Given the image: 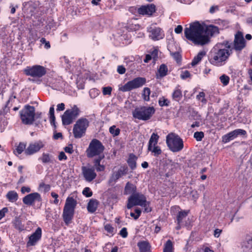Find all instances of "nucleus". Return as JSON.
I'll use <instances>...</instances> for the list:
<instances>
[{"instance_id": "f257e3e1", "label": "nucleus", "mask_w": 252, "mask_h": 252, "mask_svg": "<svg viewBox=\"0 0 252 252\" xmlns=\"http://www.w3.org/2000/svg\"><path fill=\"white\" fill-rule=\"evenodd\" d=\"M231 44L229 40H224L218 43L211 52L210 63L216 66L224 64L232 53Z\"/></svg>"}, {"instance_id": "f03ea898", "label": "nucleus", "mask_w": 252, "mask_h": 252, "mask_svg": "<svg viewBox=\"0 0 252 252\" xmlns=\"http://www.w3.org/2000/svg\"><path fill=\"white\" fill-rule=\"evenodd\" d=\"M204 27L199 22H195L190 24L189 28L185 29L184 34L186 38L194 44L204 45L210 41L208 36L204 35Z\"/></svg>"}, {"instance_id": "7ed1b4c3", "label": "nucleus", "mask_w": 252, "mask_h": 252, "mask_svg": "<svg viewBox=\"0 0 252 252\" xmlns=\"http://www.w3.org/2000/svg\"><path fill=\"white\" fill-rule=\"evenodd\" d=\"M77 203V201L72 197H68L66 200L62 217L65 224L67 225L71 223L73 218Z\"/></svg>"}, {"instance_id": "20e7f679", "label": "nucleus", "mask_w": 252, "mask_h": 252, "mask_svg": "<svg viewBox=\"0 0 252 252\" xmlns=\"http://www.w3.org/2000/svg\"><path fill=\"white\" fill-rule=\"evenodd\" d=\"M166 142L169 150L173 152H179L184 148L182 139L174 133H170L166 136Z\"/></svg>"}, {"instance_id": "39448f33", "label": "nucleus", "mask_w": 252, "mask_h": 252, "mask_svg": "<svg viewBox=\"0 0 252 252\" xmlns=\"http://www.w3.org/2000/svg\"><path fill=\"white\" fill-rule=\"evenodd\" d=\"M35 111L34 106L26 105L19 112L22 123L26 125H32L34 123Z\"/></svg>"}, {"instance_id": "423d86ee", "label": "nucleus", "mask_w": 252, "mask_h": 252, "mask_svg": "<svg viewBox=\"0 0 252 252\" xmlns=\"http://www.w3.org/2000/svg\"><path fill=\"white\" fill-rule=\"evenodd\" d=\"M154 107L141 106L136 107L132 111V116L140 120L147 121L149 120L155 113Z\"/></svg>"}, {"instance_id": "0eeeda50", "label": "nucleus", "mask_w": 252, "mask_h": 252, "mask_svg": "<svg viewBox=\"0 0 252 252\" xmlns=\"http://www.w3.org/2000/svg\"><path fill=\"white\" fill-rule=\"evenodd\" d=\"M104 149V146L99 140L93 139L86 151V155L88 158H92L100 155Z\"/></svg>"}, {"instance_id": "6e6552de", "label": "nucleus", "mask_w": 252, "mask_h": 252, "mask_svg": "<svg viewBox=\"0 0 252 252\" xmlns=\"http://www.w3.org/2000/svg\"><path fill=\"white\" fill-rule=\"evenodd\" d=\"M89 126V122L86 118H81L78 119L74 125L73 133L75 138H80L83 137L87 127Z\"/></svg>"}, {"instance_id": "1a4fd4ad", "label": "nucleus", "mask_w": 252, "mask_h": 252, "mask_svg": "<svg viewBox=\"0 0 252 252\" xmlns=\"http://www.w3.org/2000/svg\"><path fill=\"white\" fill-rule=\"evenodd\" d=\"M146 82L144 77H138L127 82L124 86L119 88V90L123 92H129L134 89L138 88L143 86Z\"/></svg>"}, {"instance_id": "9d476101", "label": "nucleus", "mask_w": 252, "mask_h": 252, "mask_svg": "<svg viewBox=\"0 0 252 252\" xmlns=\"http://www.w3.org/2000/svg\"><path fill=\"white\" fill-rule=\"evenodd\" d=\"M146 198L145 196L141 193H133L128 198L127 208L129 209L134 206L144 205L146 202Z\"/></svg>"}, {"instance_id": "9b49d317", "label": "nucleus", "mask_w": 252, "mask_h": 252, "mask_svg": "<svg viewBox=\"0 0 252 252\" xmlns=\"http://www.w3.org/2000/svg\"><path fill=\"white\" fill-rule=\"evenodd\" d=\"M231 49L236 51H242L246 46V41L244 38L243 33L238 31L235 35L233 42L230 41Z\"/></svg>"}, {"instance_id": "f8f14e48", "label": "nucleus", "mask_w": 252, "mask_h": 252, "mask_svg": "<svg viewBox=\"0 0 252 252\" xmlns=\"http://www.w3.org/2000/svg\"><path fill=\"white\" fill-rule=\"evenodd\" d=\"M27 75L32 77H41L46 73V68L39 65H35L32 67H27L24 70Z\"/></svg>"}, {"instance_id": "ddd939ff", "label": "nucleus", "mask_w": 252, "mask_h": 252, "mask_svg": "<svg viewBox=\"0 0 252 252\" xmlns=\"http://www.w3.org/2000/svg\"><path fill=\"white\" fill-rule=\"evenodd\" d=\"M128 168L126 165L121 166L118 171L114 172L110 176L109 183H115L120 178L128 174Z\"/></svg>"}, {"instance_id": "4468645a", "label": "nucleus", "mask_w": 252, "mask_h": 252, "mask_svg": "<svg viewBox=\"0 0 252 252\" xmlns=\"http://www.w3.org/2000/svg\"><path fill=\"white\" fill-rule=\"evenodd\" d=\"M81 170L84 178L87 182H90L92 181L97 176L96 173L95 172L94 167H89L83 166L81 167Z\"/></svg>"}, {"instance_id": "2eb2a0df", "label": "nucleus", "mask_w": 252, "mask_h": 252, "mask_svg": "<svg viewBox=\"0 0 252 252\" xmlns=\"http://www.w3.org/2000/svg\"><path fill=\"white\" fill-rule=\"evenodd\" d=\"M44 146L43 142L38 141L29 144L28 148L25 150V153L26 155H32L38 152Z\"/></svg>"}, {"instance_id": "dca6fc26", "label": "nucleus", "mask_w": 252, "mask_h": 252, "mask_svg": "<svg viewBox=\"0 0 252 252\" xmlns=\"http://www.w3.org/2000/svg\"><path fill=\"white\" fill-rule=\"evenodd\" d=\"M148 31L151 33L149 37L154 40L162 39L164 36L162 29L159 27H150Z\"/></svg>"}, {"instance_id": "f3484780", "label": "nucleus", "mask_w": 252, "mask_h": 252, "mask_svg": "<svg viewBox=\"0 0 252 252\" xmlns=\"http://www.w3.org/2000/svg\"><path fill=\"white\" fill-rule=\"evenodd\" d=\"M42 198L40 194L38 192H33L29 194L23 198V203L27 205H32L35 201H41Z\"/></svg>"}, {"instance_id": "a211bd4d", "label": "nucleus", "mask_w": 252, "mask_h": 252, "mask_svg": "<svg viewBox=\"0 0 252 252\" xmlns=\"http://www.w3.org/2000/svg\"><path fill=\"white\" fill-rule=\"evenodd\" d=\"M41 228L38 227L35 232L29 237V240L27 243V246L28 247L35 246L37 242L41 239Z\"/></svg>"}, {"instance_id": "6ab92c4d", "label": "nucleus", "mask_w": 252, "mask_h": 252, "mask_svg": "<svg viewBox=\"0 0 252 252\" xmlns=\"http://www.w3.org/2000/svg\"><path fill=\"white\" fill-rule=\"evenodd\" d=\"M137 11L140 15H152L156 11V6L154 4L142 5L138 9Z\"/></svg>"}, {"instance_id": "aec40b11", "label": "nucleus", "mask_w": 252, "mask_h": 252, "mask_svg": "<svg viewBox=\"0 0 252 252\" xmlns=\"http://www.w3.org/2000/svg\"><path fill=\"white\" fill-rule=\"evenodd\" d=\"M241 248L244 252H252V237L250 235L246 236L242 242Z\"/></svg>"}, {"instance_id": "412c9836", "label": "nucleus", "mask_w": 252, "mask_h": 252, "mask_svg": "<svg viewBox=\"0 0 252 252\" xmlns=\"http://www.w3.org/2000/svg\"><path fill=\"white\" fill-rule=\"evenodd\" d=\"M204 32V35H207L210 38L209 36H212L219 33V29L217 26L211 25L206 28Z\"/></svg>"}, {"instance_id": "4be33fe9", "label": "nucleus", "mask_w": 252, "mask_h": 252, "mask_svg": "<svg viewBox=\"0 0 252 252\" xmlns=\"http://www.w3.org/2000/svg\"><path fill=\"white\" fill-rule=\"evenodd\" d=\"M12 223L14 227L19 231H22L25 229L24 224L22 223V219L20 216L15 217L12 220Z\"/></svg>"}, {"instance_id": "5701e85b", "label": "nucleus", "mask_w": 252, "mask_h": 252, "mask_svg": "<svg viewBox=\"0 0 252 252\" xmlns=\"http://www.w3.org/2000/svg\"><path fill=\"white\" fill-rule=\"evenodd\" d=\"M168 67L165 64H161L158 69V72L156 73V78L161 79L167 74Z\"/></svg>"}, {"instance_id": "b1692460", "label": "nucleus", "mask_w": 252, "mask_h": 252, "mask_svg": "<svg viewBox=\"0 0 252 252\" xmlns=\"http://www.w3.org/2000/svg\"><path fill=\"white\" fill-rule=\"evenodd\" d=\"M98 205V201L96 199H91L87 205V210L89 213H94L96 210Z\"/></svg>"}, {"instance_id": "393cba45", "label": "nucleus", "mask_w": 252, "mask_h": 252, "mask_svg": "<svg viewBox=\"0 0 252 252\" xmlns=\"http://www.w3.org/2000/svg\"><path fill=\"white\" fill-rule=\"evenodd\" d=\"M140 252H148L150 251L151 246L146 241H140L137 243Z\"/></svg>"}, {"instance_id": "a878e982", "label": "nucleus", "mask_w": 252, "mask_h": 252, "mask_svg": "<svg viewBox=\"0 0 252 252\" xmlns=\"http://www.w3.org/2000/svg\"><path fill=\"white\" fill-rule=\"evenodd\" d=\"M66 112L73 120H75L79 115L80 111L76 105H74L71 109H67Z\"/></svg>"}, {"instance_id": "bb28decb", "label": "nucleus", "mask_w": 252, "mask_h": 252, "mask_svg": "<svg viewBox=\"0 0 252 252\" xmlns=\"http://www.w3.org/2000/svg\"><path fill=\"white\" fill-rule=\"evenodd\" d=\"M136 187L129 182H127L125 188V194H133L136 193Z\"/></svg>"}, {"instance_id": "cd10ccee", "label": "nucleus", "mask_w": 252, "mask_h": 252, "mask_svg": "<svg viewBox=\"0 0 252 252\" xmlns=\"http://www.w3.org/2000/svg\"><path fill=\"white\" fill-rule=\"evenodd\" d=\"M137 158L133 154H129L127 162L132 170H134L136 167Z\"/></svg>"}, {"instance_id": "c85d7f7f", "label": "nucleus", "mask_w": 252, "mask_h": 252, "mask_svg": "<svg viewBox=\"0 0 252 252\" xmlns=\"http://www.w3.org/2000/svg\"><path fill=\"white\" fill-rule=\"evenodd\" d=\"M159 139V136L155 133H153L151 136L150 138L148 146V150H151L152 149V145L155 146L157 145L158 140Z\"/></svg>"}, {"instance_id": "c756f323", "label": "nucleus", "mask_w": 252, "mask_h": 252, "mask_svg": "<svg viewBox=\"0 0 252 252\" xmlns=\"http://www.w3.org/2000/svg\"><path fill=\"white\" fill-rule=\"evenodd\" d=\"M238 136L235 130H234L229 132L228 133L223 135L222 137V141L224 143H226L230 141V140L236 138Z\"/></svg>"}, {"instance_id": "7c9ffc66", "label": "nucleus", "mask_w": 252, "mask_h": 252, "mask_svg": "<svg viewBox=\"0 0 252 252\" xmlns=\"http://www.w3.org/2000/svg\"><path fill=\"white\" fill-rule=\"evenodd\" d=\"M43 164L51 163L53 162L52 156L48 153H43L42 156L39 158Z\"/></svg>"}, {"instance_id": "2f4dec72", "label": "nucleus", "mask_w": 252, "mask_h": 252, "mask_svg": "<svg viewBox=\"0 0 252 252\" xmlns=\"http://www.w3.org/2000/svg\"><path fill=\"white\" fill-rule=\"evenodd\" d=\"M206 55V52L204 51H201L198 53L196 56H195L191 63L192 66L197 65L202 60L203 57Z\"/></svg>"}, {"instance_id": "473e14b6", "label": "nucleus", "mask_w": 252, "mask_h": 252, "mask_svg": "<svg viewBox=\"0 0 252 252\" xmlns=\"http://www.w3.org/2000/svg\"><path fill=\"white\" fill-rule=\"evenodd\" d=\"M62 123L63 125H69L71 124L74 120L66 112L62 116Z\"/></svg>"}, {"instance_id": "72a5a7b5", "label": "nucleus", "mask_w": 252, "mask_h": 252, "mask_svg": "<svg viewBox=\"0 0 252 252\" xmlns=\"http://www.w3.org/2000/svg\"><path fill=\"white\" fill-rule=\"evenodd\" d=\"M173 100L176 101H179L182 98V91L178 87H177L173 92L172 95Z\"/></svg>"}, {"instance_id": "f704fd0d", "label": "nucleus", "mask_w": 252, "mask_h": 252, "mask_svg": "<svg viewBox=\"0 0 252 252\" xmlns=\"http://www.w3.org/2000/svg\"><path fill=\"white\" fill-rule=\"evenodd\" d=\"M6 197L9 201L13 202L18 199V195L15 191H9L6 194Z\"/></svg>"}, {"instance_id": "c9c22d12", "label": "nucleus", "mask_w": 252, "mask_h": 252, "mask_svg": "<svg viewBox=\"0 0 252 252\" xmlns=\"http://www.w3.org/2000/svg\"><path fill=\"white\" fill-rule=\"evenodd\" d=\"M49 114H50V122L51 124L53 125L55 128H56V126L55 124V116L54 115V106H51L49 110Z\"/></svg>"}, {"instance_id": "e433bc0d", "label": "nucleus", "mask_w": 252, "mask_h": 252, "mask_svg": "<svg viewBox=\"0 0 252 252\" xmlns=\"http://www.w3.org/2000/svg\"><path fill=\"white\" fill-rule=\"evenodd\" d=\"M150 89L149 88H144L143 91L142 96L145 101H148L150 100Z\"/></svg>"}, {"instance_id": "4c0bfd02", "label": "nucleus", "mask_w": 252, "mask_h": 252, "mask_svg": "<svg viewBox=\"0 0 252 252\" xmlns=\"http://www.w3.org/2000/svg\"><path fill=\"white\" fill-rule=\"evenodd\" d=\"M173 243L172 241L168 240L164 245L163 252H172Z\"/></svg>"}, {"instance_id": "58836bf2", "label": "nucleus", "mask_w": 252, "mask_h": 252, "mask_svg": "<svg viewBox=\"0 0 252 252\" xmlns=\"http://www.w3.org/2000/svg\"><path fill=\"white\" fill-rule=\"evenodd\" d=\"M153 146L154 147L153 148V146L152 145L151 150H148V151H151L153 153V155L155 157H158L159 155H160L161 154V153H162L161 150L159 146H158L157 145Z\"/></svg>"}, {"instance_id": "ea45409f", "label": "nucleus", "mask_w": 252, "mask_h": 252, "mask_svg": "<svg viewBox=\"0 0 252 252\" xmlns=\"http://www.w3.org/2000/svg\"><path fill=\"white\" fill-rule=\"evenodd\" d=\"M187 215L188 213L185 211L179 212L177 217V223H181L183 220L187 217Z\"/></svg>"}, {"instance_id": "a19ab883", "label": "nucleus", "mask_w": 252, "mask_h": 252, "mask_svg": "<svg viewBox=\"0 0 252 252\" xmlns=\"http://www.w3.org/2000/svg\"><path fill=\"white\" fill-rule=\"evenodd\" d=\"M109 132L113 137H115L119 135L120 129L119 128H116L115 126H112L109 128Z\"/></svg>"}, {"instance_id": "79ce46f5", "label": "nucleus", "mask_w": 252, "mask_h": 252, "mask_svg": "<svg viewBox=\"0 0 252 252\" xmlns=\"http://www.w3.org/2000/svg\"><path fill=\"white\" fill-rule=\"evenodd\" d=\"M26 144L23 142H20L16 148V151L19 155L21 154L24 150L25 151Z\"/></svg>"}, {"instance_id": "37998d69", "label": "nucleus", "mask_w": 252, "mask_h": 252, "mask_svg": "<svg viewBox=\"0 0 252 252\" xmlns=\"http://www.w3.org/2000/svg\"><path fill=\"white\" fill-rule=\"evenodd\" d=\"M220 79L223 86H226L228 84L230 80L229 76L225 74H223L220 76Z\"/></svg>"}, {"instance_id": "c03bdc74", "label": "nucleus", "mask_w": 252, "mask_h": 252, "mask_svg": "<svg viewBox=\"0 0 252 252\" xmlns=\"http://www.w3.org/2000/svg\"><path fill=\"white\" fill-rule=\"evenodd\" d=\"M204 136V132L202 131H196L194 132L193 137L197 141H200Z\"/></svg>"}, {"instance_id": "a18cd8bd", "label": "nucleus", "mask_w": 252, "mask_h": 252, "mask_svg": "<svg viewBox=\"0 0 252 252\" xmlns=\"http://www.w3.org/2000/svg\"><path fill=\"white\" fill-rule=\"evenodd\" d=\"M205 97V94L203 92H201L196 96V98L200 100L203 104H206L207 103V100Z\"/></svg>"}, {"instance_id": "49530a36", "label": "nucleus", "mask_w": 252, "mask_h": 252, "mask_svg": "<svg viewBox=\"0 0 252 252\" xmlns=\"http://www.w3.org/2000/svg\"><path fill=\"white\" fill-rule=\"evenodd\" d=\"M171 56L176 61L177 63L181 60V55L178 52H170Z\"/></svg>"}, {"instance_id": "de8ad7c7", "label": "nucleus", "mask_w": 252, "mask_h": 252, "mask_svg": "<svg viewBox=\"0 0 252 252\" xmlns=\"http://www.w3.org/2000/svg\"><path fill=\"white\" fill-rule=\"evenodd\" d=\"M82 193L87 197H90L93 195V192L89 187H86L83 190Z\"/></svg>"}, {"instance_id": "09e8293b", "label": "nucleus", "mask_w": 252, "mask_h": 252, "mask_svg": "<svg viewBox=\"0 0 252 252\" xmlns=\"http://www.w3.org/2000/svg\"><path fill=\"white\" fill-rule=\"evenodd\" d=\"M39 188H43L44 192H47L50 190L51 186L50 185L45 184L44 183L42 182L39 184Z\"/></svg>"}, {"instance_id": "8fccbe9b", "label": "nucleus", "mask_w": 252, "mask_h": 252, "mask_svg": "<svg viewBox=\"0 0 252 252\" xmlns=\"http://www.w3.org/2000/svg\"><path fill=\"white\" fill-rule=\"evenodd\" d=\"M112 89L111 87H106L103 88L102 93L103 95H110L111 94Z\"/></svg>"}, {"instance_id": "3c124183", "label": "nucleus", "mask_w": 252, "mask_h": 252, "mask_svg": "<svg viewBox=\"0 0 252 252\" xmlns=\"http://www.w3.org/2000/svg\"><path fill=\"white\" fill-rule=\"evenodd\" d=\"M170 101L167 99L163 97V100L160 99L158 101L159 105L160 106H168L169 105Z\"/></svg>"}, {"instance_id": "603ef678", "label": "nucleus", "mask_w": 252, "mask_h": 252, "mask_svg": "<svg viewBox=\"0 0 252 252\" xmlns=\"http://www.w3.org/2000/svg\"><path fill=\"white\" fill-rule=\"evenodd\" d=\"M97 156L98 157L96 158H95L94 160V166L99 165V164H100V161L104 158V156L103 155H99Z\"/></svg>"}, {"instance_id": "864d4df0", "label": "nucleus", "mask_w": 252, "mask_h": 252, "mask_svg": "<svg viewBox=\"0 0 252 252\" xmlns=\"http://www.w3.org/2000/svg\"><path fill=\"white\" fill-rule=\"evenodd\" d=\"M237 136H246L247 132L245 130L242 129H236L234 130Z\"/></svg>"}, {"instance_id": "5fc2aeb1", "label": "nucleus", "mask_w": 252, "mask_h": 252, "mask_svg": "<svg viewBox=\"0 0 252 252\" xmlns=\"http://www.w3.org/2000/svg\"><path fill=\"white\" fill-rule=\"evenodd\" d=\"M150 202L147 201L146 200V202L144 203V205L141 206L144 208L145 211L146 212L149 213L152 211V208L150 207Z\"/></svg>"}, {"instance_id": "6e6d98bb", "label": "nucleus", "mask_w": 252, "mask_h": 252, "mask_svg": "<svg viewBox=\"0 0 252 252\" xmlns=\"http://www.w3.org/2000/svg\"><path fill=\"white\" fill-rule=\"evenodd\" d=\"M64 150L67 153H69L70 154H72L73 152L72 144H69L68 146L64 147Z\"/></svg>"}, {"instance_id": "4d7b16f0", "label": "nucleus", "mask_w": 252, "mask_h": 252, "mask_svg": "<svg viewBox=\"0 0 252 252\" xmlns=\"http://www.w3.org/2000/svg\"><path fill=\"white\" fill-rule=\"evenodd\" d=\"M105 230L107 231L108 233L111 234H113L114 232V227L112 226L111 225L109 224H107L104 226Z\"/></svg>"}, {"instance_id": "13d9d810", "label": "nucleus", "mask_w": 252, "mask_h": 252, "mask_svg": "<svg viewBox=\"0 0 252 252\" xmlns=\"http://www.w3.org/2000/svg\"><path fill=\"white\" fill-rule=\"evenodd\" d=\"M119 234L123 238H126L128 235L127 229L126 227H123L120 231Z\"/></svg>"}, {"instance_id": "bf43d9fd", "label": "nucleus", "mask_w": 252, "mask_h": 252, "mask_svg": "<svg viewBox=\"0 0 252 252\" xmlns=\"http://www.w3.org/2000/svg\"><path fill=\"white\" fill-rule=\"evenodd\" d=\"M93 167H94V169H95L97 172L103 171L105 168L104 165H101L100 164L94 166Z\"/></svg>"}, {"instance_id": "052dcab7", "label": "nucleus", "mask_w": 252, "mask_h": 252, "mask_svg": "<svg viewBox=\"0 0 252 252\" xmlns=\"http://www.w3.org/2000/svg\"><path fill=\"white\" fill-rule=\"evenodd\" d=\"M8 211L7 207H4L0 210V220L5 216V213H7Z\"/></svg>"}, {"instance_id": "680f3d73", "label": "nucleus", "mask_w": 252, "mask_h": 252, "mask_svg": "<svg viewBox=\"0 0 252 252\" xmlns=\"http://www.w3.org/2000/svg\"><path fill=\"white\" fill-rule=\"evenodd\" d=\"M190 73L189 71L186 70L183 72L182 74H181V78L182 79H185L190 77Z\"/></svg>"}, {"instance_id": "e2e57ef3", "label": "nucleus", "mask_w": 252, "mask_h": 252, "mask_svg": "<svg viewBox=\"0 0 252 252\" xmlns=\"http://www.w3.org/2000/svg\"><path fill=\"white\" fill-rule=\"evenodd\" d=\"M126 68L123 65H119L117 68V71L120 74H123L126 72Z\"/></svg>"}, {"instance_id": "0e129e2a", "label": "nucleus", "mask_w": 252, "mask_h": 252, "mask_svg": "<svg viewBox=\"0 0 252 252\" xmlns=\"http://www.w3.org/2000/svg\"><path fill=\"white\" fill-rule=\"evenodd\" d=\"M151 57L154 60H157L158 56V50L154 49L151 53Z\"/></svg>"}, {"instance_id": "69168bd1", "label": "nucleus", "mask_w": 252, "mask_h": 252, "mask_svg": "<svg viewBox=\"0 0 252 252\" xmlns=\"http://www.w3.org/2000/svg\"><path fill=\"white\" fill-rule=\"evenodd\" d=\"M58 158L59 160H66L67 157L63 152H61L58 156Z\"/></svg>"}, {"instance_id": "338daca9", "label": "nucleus", "mask_w": 252, "mask_h": 252, "mask_svg": "<svg viewBox=\"0 0 252 252\" xmlns=\"http://www.w3.org/2000/svg\"><path fill=\"white\" fill-rule=\"evenodd\" d=\"M41 42L42 43H45V47L47 49H48L50 47V44L49 43V41H46L45 38H42L41 39Z\"/></svg>"}, {"instance_id": "774afa93", "label": "nucleus", "mask_w": 252, "mask_h": 252, "mask_svg": "<svg viewBox=\"0 0 252 252\" xmlns=\"http://www.w3.org/2000/svg\"><path fill=\"white\" fill-rule=\"evenodd\" d=\"M64 109H65V105H64V104L63 103L59 104L57 105V111H63L64 110Z\"/></svg>"}]
</instances>
